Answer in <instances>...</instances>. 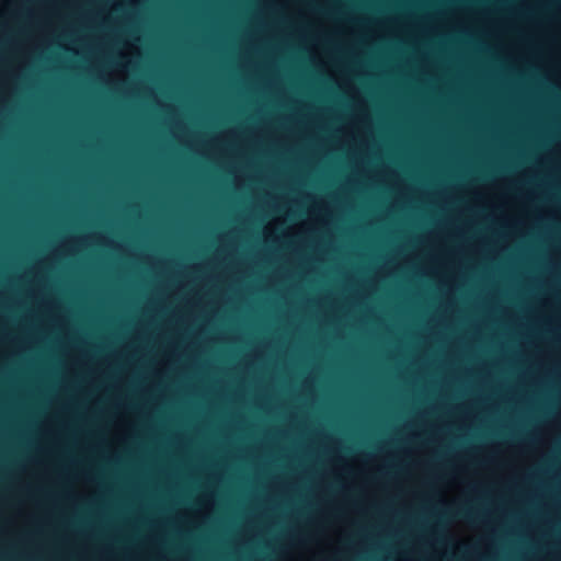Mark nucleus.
<instances>
[{
    "mask_svg": "<svg viewBox=\"0 0 561 561\" xmlns=\"http://www.w3.org/2000/svg\"><path fill=\"white\" fill-rule=\"evenodd\" d=\"M457 515L461 518H465V519H474V514L471 510L469 508H460L457 511Z\"/></svg>",
    "mask_w": 561,
    "mask_h": 561,
    "instance_id": "nucleus-1",
    "label": "nucleus"
}]
</instances>
